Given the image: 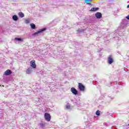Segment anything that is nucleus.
Listing matches in <instances>:
<instances>
[{
    "mask_svg": "<svg viewBox=\"0 0 129 129\" xmlns=\"http://www.w3.org/2000/svg\"><path fill=\"white\" fill-rule=\"evenodd\" d=\"M124 128H127V125H124L123 126Z\"/></svg>",
    "mask_w": 129,
    "mask_h": 129,
    "instance_id": "nucleus-21",
    "label": "nucleus"
},
{
    "mask_svg": "<svg viewBox=\"0 0 129 129\" xmlns=\"http://www.w3.org/2000/svg\"><path fill=\"white\" fill-rule=\"evenodd\" d=\"M30 66L32 67V68H36V61L35 60H31L30 61Z\"/></svg>",
    "mask_w": 129,
    "mask_h": 129,
    "instance_id": "nucleus-8",
    "label": "nucleus"
},
{
    "mask_svg": "<svg viewBox=\"0 0 129 129\" xmlns=\"http://www.w3.org/2000/svg\"><path fill=\"white\" fill-rule=\"evenodd\" d=\"M71 91L74 95H77V94H78V91H77L74 87H72L71 89Z\"/></svg>",
    "mask_w": 129,
    "mask_h": 129,
    "instance_id": "nucleus-4",
    "label": "nucleus"
},
{
    "mask_svg": "<svg viewBox=\"0 0 129 129\" xmlns=\"http://www.w3.org/2000/svg\"><path fill=\"white\" fill-rule=\"evenodd\" d=\"M82 31H83V30H77L78 33H79V32H82Z\"/></svg>",
    "mask_w": 129,
    "mask_h": 129,
    "instance_id": "nucleus-22",
    "label": "nucleus"
},
{
    "mask_svg": "<svg viewBox=\"0 0 129 129\" xmlns=\"http://www.w3.org/2000/svg\"><path fill=\"white\" fill-rule=\"evenodd\" d=\"M95 17L96 19H101L102 18V14L100 12H97L95 14Z\"/></svg>",
    "mask_w": 129,
    "mask_h": 129,
    "instance_id": "nucleus-6",
    "label": "nucleus"
},
{
    "mask_svg": "<svg viewBox=\"0 0 129 129\" xmlns=\"http://www.w3.org/2000/svg\"><path fill=\"white\" fill-rule=\"evenodd\" d=\"M78 88L80 91H82L83 92H84V91H85V87L84 86V85H83V84L80 83H79Z\"/></svg>",
    "mask_w": 129,
    "mask_h": 129,
    "instance_id": "nucleus-2",
    "label": "nucleus"
},
{
    "mask_svg": "<svg viewBox=\"0 0 129 129\" xmlns=\"http://www.w3.org/2000/svg\"><path fill=\"white\" fill-rule=\"evenodd\" d=\"M108 63L109 64H112L113 63V58H112V56L111 55L108 57Z\"/></svg>",
    "mask_w": 129,
    "mask_h": 129,
    "instance_id": "nucleus-7",
    "label": "nucleus"
},
{
    "mask_svg": "<svg viewBox=\"0 0 129 129\" xmlns=\"http://www.w3.org/2000/svg\"><path fill=\"white\" fill-rule=\"evenodd\" d=\"M128 24V22L126 19H123L122 20L121 23H120V27L122 28V29L124 28H126L127 24Z\"/></svg>",
    "mask_w": 129,
    "mask_h": 129,
    "instance_id": "nucleus-1",
    "label": "nucleus"
},
{
    "mask_svg": "<svg viewBox=\"0 0 129 129\" xmlns=\"http://www.w3.org/2000/svg\"><path fill=\"white\" fill-rule=\"evenodd\" d=\"M44 31H46V28H44L39 30L38 31H37L36 32L32 34V36H38L39 34H40V33H42V32H44Z\"/></svg>",
    "mask_w": 129,
    "mask_h": 129,
    "instance_id": "nucleus-3",
    "label": "nucleus"
},
{
    "mask_svg": "<svg viewBox=\"0 0 129 129\" xmlns=\"http://www.w3.org/2000/svg\"><path fill=\"white\" fill-rule=\"evenodd\" d=\"M128 126H129V123L128 124Z\"/></svg>",
    "mask_w": 129,
    "mask_h": 129,
    "instance_id": "nucleus-25",
    "label": "nucleus"
},
{
    "mask_svg": "<svg viewBox=\"0 0 129 129\" xmlns=\"http://www.w3.org/2000/svg\"><path fill=\"white\" fill-rule=\"evenodd\" d=\"M15 40L16 41H18V42H23V39H22V38L16 37V38H15Z\"/></svg>",
    "mask_w": 129,
    "mask_h": 129,
    "instance_id": "nucleus-15",
    "label": "nucleus"
},
{
    "mask_svg": "<svg viewBox=\"0 0 129 129\" xmlns=\"http://www.w3.org/2000/svg\"><path fill=\"white\" fill-rule=\"evenodd\" d=\"M44 117L45 120L47 121H50V120H51V116H50L49 113H45L44 114Z\"/></svg>",
    "mask_w": 129,
    "mask_h": 129,
    "instance_id": "nucleus-5",
    "label": "nucleus"
},
{
    "mask_svg": "<svg viewBox=\"0 0 129 129\" xmlns=\"http://www.w3.org/2000/svg\"><path fill=\"white\" fill-rule=\"evenodd\" d=\"M12 74V71L10 70H7L5 73H4V75H6L7 76H9V75H11Z\"/></svg>",
    "mask_w": 129,
    "mask_h": 129,
    "instance_id": "nucleus-9",
    "label": "nucleus"
},
{
    "mask_svg": "<svg viewBox=\"0 0 129 129\" xmlns=\"http://www.w3.org/2000/svg\"><path fill=\"white\" fill-rule=\"evenodd\" d=\"M85 3H86V4H87V5H89V6H90V5H91V4H90V1H86Z\"/></svg>",
    "mask_w": 129,
    "mask_h": 129,
    "instance_id": "nucleus-19",
    "label": "nucleus"
},
{
    "mask_svg": "<svg viewBox=\"0 0 129 129\" xmlns=\"http://www.w3.org/2000/svg\"><path fill=\"white\" fill-rule=\"evenodd\" d=\"M39 126H40V127H41V128H43L45 127V124L43 123H40V124H39Z\"/></svg>",
    "mask_w": 129,
    "mask_h": 129,
    "instance_id": "nucleus-17",
    "label": "nucleus"
},
{
    "mask_svg": "<svg viewBox=\"0 0 129 129\" xmlns=\"http://www.w3.org/2000/svg\"><path fill=\"white\" fill-rule=\"evenodd\" d=\"M12 19L14 21H18V20H19V18L18 17V16L17 15H14L12 17Z\"/></svg>",
    "mask_w": 129,
    "mask_h": 129,
    "instance_id": "nucleus-13",
    "label": "nucleus"
},
{
    "mask_svg": "<svg viewBox=\"0 0 129 129\" xmlns=\"http://www.w3.org/2000/svg\"><path fill=\"white\" fill-rule=\"evenodd\" d=\"M26 74H31V73H32V68H28L26 71Z\"/></svg>",
    "mask_w": 129,
    "mask_h": 129,
    "instance_id": "nucleus-10",
    "label": "nucleus"
},
{
    "mask_svg": "<svg viewBox=\"0 0 129 129\" xmlns=\"http://www.w3.org/2000/svg\"><path fill=\"white\" fill-rule=\"evenodd\" d=\"M18 16H19L20 18H24L25 17V15L22 12H19L18 13Z\"/></svg>",
    "mask_w": 129,
    "mask_h": 129,
    "instance_id": "nucleus-14",
    "label": "nucleus"
},
{
    "mask_svg": "<svg viewBox=\"0 0 129 129\" xmlns=\"http://www.w3.org/2000/svg\"><path fill=\"white\" fill-rule=\"evenodd\" d=\"M96 115H97L98 116H99L100 115V111H97L96 112Z\"/></svg>",
    "mask_w": 129,
    "mask_h": 129,
    "instance_id": "nucleus-18",
    "label": "nucleus"
},
{
    "mask_svg": "<svg viewBox=\"0 0 129 129\" xmlns=\"http://www.w3.org/2000/svg\"><path fill=\"white\" fill-rule=\"evenodd\" d=\"M99 10V8H92L90 10V12H97V11H98Z\"/></svg>",
    "mask_w": 129,
    "mask_h": 129,
    "instance_id": "nucleus-11",
    "label": "nucleus"
},
{
    "mask_svg": "<svg viewBox=\"0 0 129 129\" xmlns=\"http://www.w3.org/2000/svg\"><path fill=\"white\" fill-rule=\"evenodd\" d=\"M127 9H128V8H129V5H127Z\"/></svg>",
    "mask_w": 129,
    "mask_h": 129,
    "instance_id": "nucleus-24",
    "label": "nucleus"
},
{
    "mask_svg": "<svg viewBox=\"0 0 129 129\" xmlns=\"http://www.w3.org/2000/svg\"><path fill=\"white\" fill-rule=\"evenodd\" d=\"M30 23V20L27 19L26 20H25V24H29Z\"/></svg>",
    "mask_w": 129,
    "mask_h": 129,
    "instance_id": "nucleus-20",
    "label": "nucleus"
},
{
    "mask_svg": "<svg viewBox=\"0 0 129 129\" xmlns=\"http://www.w3.org/2000/svg\"><path fill=\"white\" fill-rule=\"evenodd\" d=\"M66 108L67 109H70L71 108V106L70 105V104L69 103L67 102V104H66Z\"/></svg>",
    "mask_w": 129,
    "mask_h": 129,
    "instance_id": "nucleus-12",
    "label": "nucleus"
},
{
    "mask_svg": "<svg viewBox=\"0 0 129 129\" xmlns=\"http://www.w3.org/2000/svg\"><path fill=\"white\" fill-rule=\"evenodd\" d=\"M126 19H127V20H129V15L126 17Z\"/></svg>",
    "mask_w": 129,
    "mask_h": 129,
    "instance_id": "nucleus-23",
    "label": "nucleus"
},
{
    "mask_svg": "<svg viewBox=\"0 0 129 129\" xmlns=\"http://www.w3.org/2000/svg\"><path fill=\"white\" fill-rule=\"evenodd\" d=\"M30 27H31V29H34L36 28V25L32 23V24H30Z\"/></svg>",
    "mask_w": 129,
    "mask_h": 129,
    "instance_id": "nucleus-16",
    "label": "nucleus"
}]
</instances>
